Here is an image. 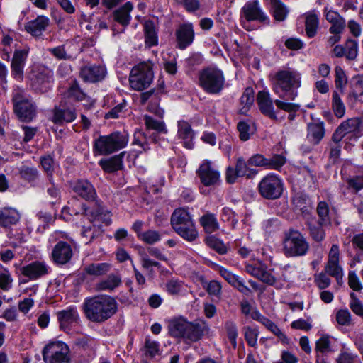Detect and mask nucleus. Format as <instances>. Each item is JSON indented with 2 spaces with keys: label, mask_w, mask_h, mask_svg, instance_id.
Listing matches in <instances>:
<instances>
[{
  "label": "nucleus",
  "mask_w": 363,
  "mask_h": 363,
  "mask_svg": "<svg viewBox=\"0 0 363 363\" xmlns=\"http://www.w3.org/2000/svg\"><path fill=\"white\" fill-rule=\"evenodd\" d=\"M71 243L63 240H60L53 247L51 253V259L57 265H65L69 262L73 256V247L74 245L73 240H70Z\"/></svg>",
  "instance_id": "nucleus-12"
},
{
  "label": "nucleus",
  "mask_w": 363,
  "mask_h": 363,
  "mask_svg": "<svg viewBox=\"0 0 363 363\" xmlns=\"http://www.w3.org/2000/svg\"><path fill=\"white\" fill-rule=\"evenodd\" d=\"M56 315L60 330L66 333H69L72 326L78 324L80 320L79 312L74 306L61 310Z\"/></svg>",
  "instance_id": "nucleus-14"
},
{
  "label": "nucleus",
  "mask_w": 363,
  "mask_h": 363,
  "mask_svg": "<svg viewBox=\"0 0 363 363\" xmlns=\"http://www.w3.org/2000/svg\"><path fill=\"white\" fill-rule=\"evenodd\" d=\"M286 162V159L282 155H274L272 157L267 158V169L280 170Z\"/></svg>",
  "instance_id": "nucleus-52"
},
{
  "label": "nucleus",
  "mask_w": 363,
  "mask_h": 363,
  "mask_svg": "<svg viewBox=\"0 0 363 363\" xmlns=\"http://www.w3.org/2000/svg\"><path fill=\"white\" fill-rule=\"evenodd\" d=\"M316 354H323L330 351V341L328 336H323L315 342Z\"/></svg>",
  "instance_id": "nucleus-59"
},
{
  "label": "nucleus",
  "mask_w": 363,
  "mask_h": 363,
  "mask_svg": "<svg viewBox=\"0 0 363 363\" xmlns=\"http://www.w3.org/2000/svg\"><path fill=\"white\" fill-rule=\"evenodd\" d=\"M145 354L153 357L159 353L160 343L150 338H146L145 342Z\"/></svg>",
  "instance_id": "nucleus-62"
},
{
  "label": "nucleus",
  "mask_w": 363,
  "mask_h": 363,
  "mask_svg": "<svg viewBox=\"0 0 363 363\" xmlns=\"http://www.w3.org/2000/svg\"><path fill=\"white\" fill-rule=\"evenodd\" d=\"M350 308L354 313L363 318V303L357 298V295L352 292L350 295Z\"/></svg>",
  "instance_id": "nucleus-55"
},
{
  "label": "nucleus",
  "mask_w": 363,
  "mask_h": 363,
  "mask_svg": "<svg viewBox=\"0 0 363 363\" xmlns=\"http://www.w3.org/2000/svg\"><path fill=\"white\" fill-rule=\"evenodd\" d=\"M11 101L13 113L20 121L30 123L35 118L37 106L22 89L18 87L13 90Z\"/></svg>",
  "instance_id": "nucleus-3"
},
{
  "label": "nucleus",
  "mask_w": 363,
  "mask_h": 363,
  "mask_svg": "<svg viewBox=\"0 0 363 363\" xmlns=\"http://www.w3.org/2000/svg\"><path fill=\"white\" fill-rule=\"evenodd\" d=\"M336 320L339 325H350L352 322V315L347 309L339 310L336 313Z\"/></svg>",
  "instance_id": "nucleus-64"
},
{
  "label": "nucleus",
  "mask_w": 363,
  "mask_h": 363,
  "mask_svg": "<svg viewBox=\"0 0 363 363\" xmlns=\"http://www.w3.org/2000/svg\"><path fill=\"white\" fill-rule=\"evenodd\" d=\"M247 161L246 162L243 157H239L237 159L235 167L237 169V173L238 176L247 177L250 178L257 174V170L251 169L249 167Z\"/></svg>",
  "instance_id": "nucleus-43"
},
{
  "label": "nucleus",
  "mask_w": 363,
  "mask_h": 363,
  "mask_svg": "<svg viewBox=\"0 0 363 363\" xmlns=\"http://www.w3.org/2000/svg\"><path fill=\"white\" fill-rule=\"evenodd\" d=\"M254 102V91L252 88L247 87L240 97V104L243 105L240 111L246 113Z\"/></svg>",
  "instance_id": "nucleus-50"
},
{
  "label": "nucleus",
  "mask_w": 363,
  "mask_h": 363,
  "mask_svg": "<svg viewBox=\"0 0 363 363\" xmlns=\"http://www.w3.org/2000/svg\"><path fill=\"white\" fill-rule=\"evenodd\" d=\"M171 225L179 235L189 242H193L198 238L192 216L185 208H179L174 211Z\"/></svg>",
  "instance_id": "nucleus-4"
},
{
  "label": "nucleus",
  "mask_w": 363,
  "mask_h": 363,
  "mask_svg": "<svg viewBox=\"0 0 363 363\" xmlns=\"http://www.w3.org/2000/svg\"><path fill=\"white\" fill-rule=\"evenodd\" d=\"M13 279L11 274L7 269L0 272V289L8 291L11 288Z\"/></svg>",
  "instance_id": "nucleus-63"
},
{
  "label": "nucleus",
  "mask_w": 363,
  "mask_h": 363,
  "mask_svg": "<svg viewBox=\"0 0 363 363\" xmlns=\"http://www.w3.org/2000/svg\"><path fill=\"white\" fill-rule=\"evenodd\" d=\"M41 353L44 363L72 362L70 348L62 341H50L43 347Z\"/></svg>",
  "instance_id": "nucleus-6"
},
{
  "label": "nucleus",
  "mask_w": 363,
  "mask_h": 363,
  "mask_svg": "<svg viewBox=\"0 0 363 363\" xmlns=\"http://www.w3.org/2000/svg\"><path fill=\"white\" fill-rule=\"evenodd\" d=\"M324 136V128L322 123H312L308 125L307 138L314 145L318 144Z\"/></svg>",
  "instance_id": "nucleus-35"
},
{
  "label": "nucleus",
  "mask_w": 363,
  "mask_h": 363,
  "mask_svg": "<svg viewBox=\"0 0 363 363\" xmlns=\"http://www.w3.org/2000/svg\"><path fill=\"white\" fill-rule=\"evenodd\" d=\"M133 9V6L130 2H126L123 6L116 9L113 12V18L116 21L126 26L130 23L131 17L130 13Z\"/></svg>",
  "instance_id": "nucleus-31"
},
{
  "label": "nucleus",
  "mask_w": 363,
  "mask_h": 363,
  "mask_svg": "<svg viewBox=\"0 0 363 363\" xmlns=\"http://www.w3.org/2000/svg\"><path fill=\"white\" fill-rule=\"evenodd\" d=\"M116 299L108 295H96L86 298L83 303L86 318L93 323H101L111 318L117 311Z\"/></svg>",
  "instance_id": "nucleus-1"
},
{
  "label": "nucleus",
  "mask_w": 363,
  "mask_h": 363,
  "mask_svg": "<svg viewBox=\"0 0 363 363\" xmlns=\"http://www.w3.org/2000/svg\"><path fill=\"white\" fill-rule=\"evenodd\" d=\"M48 51L55 58L60 60H67L72 59V55L65 50V45L49 48Z\"/></svg>",
  "instance_id": "nucleus-61"
},
{
  "label": "nucleus",
  "mask_w": 363,
  "mask_h": 363,
  "mask_svg": "<svg viewBox=\"0 0 363 363\" xmlns=\"http://www.w3.org/2000/svg\"><path fill=\"white\" fill-rule=\"evenodd\" d=\"M74 344L78 350L86 354L90 358H93L95 355L97 347V341L92 337L84 335L77 337Z\"/></svg>",
  "instance_id": "nucleus-21"
},
{
  "label": "nucleus",
  "mask_w": 363,
  "mask_h": 363,
  "mask_svg": "<svg viewBox=\"0 0 363 363\" xmlns=\"http://www.w3.org/2000/svg\"><path fill=\"white\" fill-rule=\"evenodd\" d=\"M110 269V264L108 263H94L86 266L84 272L89 275L99 277L106 274Z\"/></svg>",
  "instance_id": "nucleus-41"
},
{
  "label": "nucleus",
  "mask_w": 363,
  "mask_h": 363,
  "mask_svg": "<svg viewBox=\"0 0 363 363\" xmlns=\"http://www.w3.org/2000/svg\"><path fill=\"white\" fill-rule=\"evenodd\" d=\"M50 21L48 17L40 15L35 19L31 20L24 25L25 30L33 37L37 38L43 35V32L46 30L50 26Z\"/></svg>",
  "instance_id": "nucleus-18"
},
{
  "label": "nucleus",
  "mask_w": 363,
  "mask_h": 363,
  "mask_svg": "<svg viewBox=\"0 0 363 363\" xmlns=\"http://www.w3.org/2000/svg\"><path fill=\"white\" fill-rule=\"evenodd\" d=\"M209 328L205 322H188L184 339L191 342H196L208 332Z\"/></svg>",
  "instance_id": "nucleus-22"
},
{
  "label": "nucleus",
  "mask_w": 363,
  "mask_h": 363,
  "mask_svg": "<svg viewBox=\"0 0 363 363\" xmlns=\"http://www.w3.org/2000/svg\"><path fill=\"white\" fill-rule=\"evenodd\" d=\"M21 219L19 212L13 208L0 209V225L4 228L16 225Z\"/></svg>",
  "instance_id": "nucleus-27"
},
{
  "label": "nucleus",
  "mask_w": 363,
  "mask_h": 363,
  "mask_svg": "<svg viewBox=\"0 0 363 363\" xmlns=\"http://www.w3.org/2000/svg\"><path fill=\"white\" fill-rule=\"evenodd\" d=\"M48 182L44 184L43 189L50 199V202L53 204L60 199V189L58 185L54 183L52 175H50V179H48Z\"/></svg>",
  "instance_id": "nucleus-39"
},
{
  "label": "nucleus",
  "mask_w": 363,
  "mask_h": 363,
  "mask_svg": "<svg viewBox=\"0 0 363 363\" xmlns=\"http://www.w3.org/2000/svg\"><path fill=\"white\" fill-rule=\"evenodd\" d=\"M358 358L356 353L341 350L336 359V363H356Z\"/></svg>",
  "instance_id": "nucleus-58"
},
{
  "label": "nucleus",
  "mask_w": 363,
  "mask_h": 363,
  "mask_svg": "<svg viewBox=\"0 0 363 363\" xmlns=\"http://www.w3.org/2000/svg\"><path fill=\"white\" fill-rule=\"evenodd\" d=\"M269 5V10L274 20L284 21L286 19L289 9L281 0H266Z\"/></svg>",
  "instance_id": "nucleus-26"
},
{
  "label": "nucleus",
  "mask_w": 363,
  "mask_h": 363,
  "mask_svg": "<svg viewBox=\"0 0 363 363\" xmlns=\"http://www.w3.org/2000/svg\"><path fill=\"white\" fill-rule=\"evenodd\" d=\"M53 116L52 121L56 124H62L64 123H71L77 118V113L74 108H60L55 107L53 109Z\"/></svg>",
  "instance_id": "nucleus-24"
},
{
  "label": "nucleus",
  "mask_w": 363,
  "mask_h": 363,
  "mask_svg": "<svg viewBox=\"0 0 363 363\" xmlns=\"http://www.w3.org/2000/svg\"><path fill=\"white\" fill-rule=\"evenodd\" d=\"M65 94L68 98L79 101H83L86 98V94L79 88L78 82L76 80L72 82Z\"/></svg>",
  "instance_id": "nucleus-45"
},
{
  "label": "nucleus",
  "mask_w": 363,
  "mask_h": 363,
  "mask_svg": "<svg viewBox=\"0 0 363 363\" xmlns=\"http://www.w3.org/2000/svg\"><path fill=\"white\" fill-rule=\"evenodd\" d=\"M109 142L112 146L113 152L118 151L126 147L129 140V135L127 133L113 132L108 135Z\"/></svg>",
  "instance_id": "nucleus-30"
},
{
  "label": "nucleus",
  "mask_w": 363,
  "mask_h": 363,
  "mask_svg": "<svg viewBox=\"0 0 363 363\" xmlns=\"http://www.w3.org/2000/svg\"><path fill=\"white\" fill-rule=\"evenodd\" d=\"M328 225H321L318 223V221L316 224H309L308 229L310 235L315 242L323 241L325 238V232L323 227Z\"/></svg>",
  "instance_id": "nucleus-47"
},
{
  "label": "nucleus",
  "mask_w": 363,
  "mask_h": 363,
  "mask_svg": "<svg viewBox=\"0 0 363 363\" xmlns=\"http://www.w3.org/2000/svg\"><path fill=\"white\" fill-rule=\"evenodd\" d=\"M144 123L147 129L154 130L158 133H167V130L163 121L155 120L152 117L145 115L144 116Z\"/></svg>",
  "instance_id": "nucleus-46"
},
{
  "label": "nucleus",
  "mask_w": 363,
  "mask_h": 363,
  "mask_svg": "<svg viewBox=\"0 0 363 363\" xmlns=\"http://www.w3.org/2000/svg\"><path fill=\"white\" fill-rule=\"evenodd\" d=\"M225 328L227 331L228 337L233 347L235 348L237 346L236 340L238 337V330L235 323L231 320H228L225 323Z\"/></svg>",
  "instance_id": "nucleus-56"
},
{
  "label": "nucleus",
  "mask_w": 363,
  "mask_h": 363,
  "mask_svg": "<svg viewBox=\"0 0 363 363\" xmlns=\"http://www.w3.org/2000/svg\"><path fill=\"white\" fill-rule=\"evenodd\" d=\"M240 21L245 30H250V23L251 21L268 23L269 18L262 11L259 0H250L241 8Z\"/></svg>",
  "instance_id": "nucleus-8"
},
{
  "label": "nucleus",
  "mask_w": 363,
  "mask_h": 363,
  "mask_svg": "<svg viewBox=\"0 0 363 363\" xmlns=\"http://www.w3.org/2000/svg\"><path fill=\"white\" fill-rule=\"evenodd\" d=\"M177 136L183 140L184 146L187 149H192L194 144L192 140L194 133L191 125L185 121H179L177 123Z\"/></svg>",
  "instance_id": "nucleus-25"
},
{
  "label": "nucleus",
  "mask_w": 363,
  "mask_h": 363,
  "mask_svg": "<svg viewBox=\"0 0 363 363\" xmlns=\"http://www.w3.org/2000/svg\"><path fill=\"white\" fill-rule=\"evenodd\" d=\"M262 325H264L269 331L277 336L281 341L284 342L287 340L286 335L280 330V328L269 318L266 317L263 319Z\"/></svg>",
  "instance_id": "nucleus-57"
},
{
  "label": "nucleus",
  "mask_w": 363,
  "mask_h": 363,
  "mask_svg": "<svg viewBox=\"0 0 363 363\" xmlns=\"http://www.w3.org/2000/svg\"><path fill=\"white\" fill-rule=\"evenodd\" d=\"M316 212L318 216V223L321 225L331 224L332 211L327 202L323 201L318 202Z\"/></svg>",
  "instance_id": "nucleus-36"
},
{
  "label": "nucleus",
  "mask_w": 363,
  "mask_h": 363,
  "mask_svg": "<svg viewBox=\"0 0 363 363\" xmlns=\"http://www.w3.org/2000/svg\"><path fill=\"white\" fill-rule=\"evenodd\" d=\"M332 108L337 118H342L345 113V106L338 93L334 91L332 98Z\"/></svg>",
  "instance_id": "nucleus-48"
},
{
  "label": "nucleus",
  "mask_w": 363,
  "mask_h": 363,
  "mask_svg": "<svg viewBox=\"0 0 363 363\" xmlns=\"http://www.w3.org/2000/svg\"><path fill=\"white\" fill-rule=\"evenodd\" d=\"M127 106V103L123 100L122 102L119 103L112 109H111L108 113H106L105 118H118L122 114L125 112V108Z\"/></svg>",
  "instance_id": "nucleus-60"
},
{
  "label": "nucleus",
  "mask_w": 363,
  "mask_h": 363,
  "mask_svg": "<svg viewBox=\"0 0 363 363\" xmlns=\"http://www.w3.org/2000/svg\"><path fill=\"white\" fill-rule=\"evenodd\" d=\"M199 223L206 233L211 234L220 228L219 223L215 214L207 212L199 218Z\"/></svg>",
  "instance_id": "nucleus-29"
},
{
  "label": "nucleus",
  "mask_w": 363,
  "mask_h": 363,
  "mask_svg": "<svg viewBox=\"0 0 363 363\" xmlns=\"http://www.w3.org/2000/svg\"><path fill=\"white\" fill-rule=\"evenodd\" d=\"M125 152L109 159H101L99 164L104 171L108 173L114 172L123 167V156Z\"/></svg>",
  "instance_id": "nucleus-28"
},
{
  "label": "nucleus",
  "mask_w": 363,
  "mask_h": 363,
  "mask_svg": "<svg viewBox=\"0 0 363 363\" xmlns=\"http://www.w3.org/2000/svg\"><path fill=\"white\" fill-rule=\"evenodd\" d=\"M72 188L75 194L85 200H94L96 196L95 188L88 180H78Z\"/></svg>",
  "instance_id": "nucleus-23"
},
{
  "label": "nucleus",
  "mask_w": 363,
  "mask_h": 363,
  "mask_svg": "<svg viewBox=\"0 0 363 363\" xmlns=\"http://www.w3.org/2000/svg\"><path fill=\"white\" fill-rule=\"evenodd\" d=\"M29 49L15 50L11 63V76L18 82L24 78V67L28 56Z\"/></svg>",
  "instance_id": "nucleus-15"
},
{
  "label": "nucleus",
  "mask_w": 363,
  "mask_h": 363,
  "mask_svg": "<svg viewBox=\"0 0 363 363\" xmlns=\"http://www.w3.org/2000/svg\"><path fill=\"white\" fill-rule=\"evenodd\" d=\"M352 94L355 99H359L363 96V74L354 77L351 82Z\"/></svg>",
  "instance_id": "nucleus-49"
},
{
  "label": "nucleus",
  "mask_w": 363,
  "mask_h": 363,
  "mask_svg": "<svg viewBox=\"0 0 363 363\" xmlns=\"http://www.w3.org/2000/svg\"><path fill=\"white\" fill-rule=\"evenodd\" d=\"M153 79L151 67L146 63L135 66L130 74L129 82L132 89L141 91L147 88Z\"/></svg>",
  "instance_id": "nucleus-9"
},
{
  "label": "nucleus",
  "mask_w": 363,
  "mask_h": 363,
  "mask_svg": "<svg viewBox=\"0 0 363 363\" xmlns=\"http://www.w3.org/2000/svg\"><path fill=\"white\" fill-rule=\"evenodd\" d=\"M199 86L208 94H218L223 89L225 77L223 72L217 69L208 67L203 69L199 76Z\"/></svg>",
  "instance_id": "nucleus-7"
},
{
  "label": "nucleus",
  "mask_w": 363,
  "mask_h": 363,
  "mask_svg": "<svg viewBox=\"0 0 363 363\" xmlns=\"http://www.w3.org/2000/svg\"><path fill=\"white\" fill-rule=\"evenodd\" d=\"M319 20L316 13L314 12L306 13L305 27L308 38H313L316 35Z\"/></svg>",
  "instance_id": "nucleus-38"
},
{
  "label": "nucleus",
  "mask_w": 363,
  "mask_h": 363,
  "mask_svg": "<svg viewBox=\"0 0 363 363\" xmlns=\"http://www.w3.org/2000/svg\"><path fill=\"white\" fill-rule=\"evenodd\" d=\"M177 48L184 50L192 44L194 40V30L192 23H183L179 26L175 32Z\"/></svg>",
  "instance_id": "nucleus-17"
},
{
  "label": "nucleus",
  "mask_w": 363,
  "mask_h": 363,
  "mask_svg": "<svg viewBox=\"0 0 363 363\" xmlns=\"http://www.w3.org/2000/svg\"><path fill=\"white\" fill-rule=\"evenodd\" d=\"M196 174L205 186H213L220 183V174L210 160H203Z\"/></svg>",
  "instance_id": "nucleus-11"
},
{
  "label": "nucleus",
  "mask_w": 363,
  "mask_h": 363,
  "mask_svg": "<svg viewBox=\"0 0 363 363\" xmlns=\"http://www.w3.org/2000/svg\"><path fill=\"white\" fill-rule=\"evenodd\" d=\"M188 321L184 318L172 320L169 323V333L174 337L184 338Z\"/></svg>",
  "instance_id": "nucleus-32"
},
{
  "label": "nucleus",
  "mask_w": 363,
  "mask_h": 363,
  "mask_svg": "<svg viewBox=\"0 0 363 363\" xmlns=\"http://www.w3.org/2000/svg\"><path fill=\"white\" fill-rule=\"evenodd\" d=\"M107 75V70L103 65H89L80 69V77L87 82H101Z\"/></svg>",
  "instance_id": "nucleus-16"
},
{
  "label": "nucleus",
  "mask_w": 363,
  "mask_h": 363,
  "mask_svg": "<svg viewBox=\"0 0 363 363\" xmlns=\"http://www.w3.org/2000/svg\"><path fill=\"white\" fill-rule=\"evenodd\" d=\"M205 241L208 247L213 249L220 255H224L228 251L227 247L225 245V244L220 240L213 235L206 237Z\"/></svg>",
  "instance_id": "nucleus-51"
},
{
  "label": "nucleus",
  "mask_w": 363,
  "mask_h": 363,
  "mask_svg": "<svg viewBox=\"0 0 363 363\" xmlns=\"http://www.w3.org/2000/svg\"><path fill=\"white\" fill-rule=\"evenodd\" d=\"M82 214L84 217H86L90 223H95L98 220H101L106 225H109L111 223V216L109 215L108 211H103L102 209L97 208L95 211H91L87 212V208L85 205L82 204V208L79 211H75L72 209L71 213Z\"/></svg>",
  "instance_id": "nucleus-20"
},
{
  "label": "nucleus",
  "mask_w": 363,
  "mask_h": 363,
  "mask_svg": "<svg viewBox=\"0 0 363 363\" xmlns=\"http://www.w3.org/2000/svg\"><path fill=\"white\" fill-rule=\"evenodd\" d=\"M121 283V279L118 276L110 274L106 279L101 280L96 284V289L111 291L118 287Z\"/></svg>",
  "instance_id": "nucleus-37"
},
{
  "label": "nucleus",
  "mask_w": 363,
  "mask_h": 363,
  "mask_svg": "<svg viewBox=\"0 0 363 363\" xmlns=\"http://www.w3.org/2000/svg\"><path fill=\"white\" fill-rule=\"evenodd\" d=\"M325 273L335 277L340 283L342 280L343 277V269L339 264V261H328L325 267Z\"/></svg>",
  "instance_id": "nucleus-42"
},
{
  "label": "nucleus",
  "mask_w": 363,
  "mask_h": 363,
  "mask_svg": "<svg viewBox=\"0 0 363 363\" xmlns=\"http://www.w3.org/2000/svg\"><path fill=\"white\" fill-rule=\"evenodd\" d=\"M257 102L262 113L268 116L271 119H277L273 106V100L272 99L269 91H259L257 95Z\"/></svg>",
  "instance_id": "nucleus-19"
},
{
  "label": "nucleus",
  "mask_w": 363,
  "mask_h": 363,
  "mask_svg": "<svg viewBox=\"0 0 363 363\" xmlns=\"http://www.w3.org/2000/svg\"><path fill=\"white\" fill-rule=\"evenodd\" d=\"M50 267L45 261L35 260L20 269L21 274L28 280H38L50 272Z\"/></svg>",
  "instance_id": "nucleus-13"
},
{
  "label": "nucleus",
  "mask_w": 363,
  "mask_h": 363,
  "mask_svg": "<svg viewBox=\"0 0 363 363\" xmlns=\"http://www.w3.org/2000/svg\"><path fill=\"white\" fill-rule=\"evenodd\" d=\"M345 52V57L350 61L356 60L358 52L359 45L357 41L352 39H347L343 45Z\"/></svg>",
  "instance_id": "nucleus-44"
},
{
  "label": "nucleus",
  "mask_w": 363,
  "mask_h": 363,
  "mask_svg": "<svg viewBox=\"0 0 363 363\" xmlns=\"http://www.w3.org/2000/svg\"><path fill=\"white\" fill-rule=\"evenodd\" d=\"M110 143L108 135L99 136L94 143V153L100 155H108L113 153L112 146Z\"/></svg>",
  "instance_id": "nucleus-33"
},
{
  "label": "nucleus",
  "mask_w": 363,
  "mask_h": 363,
  "mask_svg": "<svg viewBox=\"0 0 363 363\" xmlns=\"http://www.w3.org/2000/svg\"><path fill=\"white\" fill-rule=\"evenodd\" d=\"M301 74L291 67H283L272 77V90L282 99L294 100L301 86Z\"/></svg>",
  "instance_id": "nucleus-2"
},
{
  "label": "nucleus",
  "mask_w": 363,
  "mask_h": 363,
  "mask_svg": "<svg viewBox=\"0 0 363 363\" xmlns=\"http://www.w3.org/2000/svg\"><path fill=\"white\" fill-rule=\"evenodd\" d=\"M51 78V72L43 66H36L33 69L31 79L38 85L49 82Z\"/></svg>",
  "instance_id": "nucleus-34"
},
{
  "label": "nucleus",
  "mask_w": 363,
  "mask_h": 363,
  "mask_svg": "<svg viewBox=\"0 0 363 363\" xmlns=\"http://www.w3.org/2000/svg\"><path fill=\"white\" fill-rule=\"evenodd\" d=\"M260 195L267 199H279L284 189L283 181L275 174L269 173L260 181L259 186Z\"/></svg>",
  "instance_id": "nucleus-10"
},
{
  "label": "nucleus",
  "mask_w": 363,
  "mask_h": 363,
  "mask_svg": "<svg viewBox=\"0 0 363 363\" xmlns=\"http://www.w3.org/2000/svg\"><path fill=\"white\" fill-rule=\"evenodd\" d=\"M144 32L145 45L148 47L157 45L158 43L157 35L152 21H145L144 24Z\"/></svg>",
  "instance_id": "nucleus-40"
},
{
  "label": "nucleus",
  "mask_w": 363,
  "mask_h": 363,
  "mask_svg": "<svg viewBox=\"0 0 363 363\" xmlns=\"http://www.w3.org/2000/svg\"><path fill=\"white\" fill-rule=\"evenodd\" d=\"M174 2L183 7L186 11L189 13H194L199 11L201 7V4L199 0H174Z\"/></svg>",
  "instance_id": "nucleus-53"
},
{
  "label": "nucleus",
  "mask_w": 363,
  "mask_h": 363,
  "mask_svg": "<svg viewBox=\"0 0 363 363\" xmlns=\"http://www.w3.org/2000/svg\"><path fill=\"white\" fill-rule=\"evenodd\" d=\"M310 245L304 235L298 230L290 229L283 240V252L288 257H302L307 254Z\"/></svg>",
  "instance_id": "nucleus-5"
},
{
  "label": "nucleus",
  "mask_w": 363,
  "mask_h": 363,
  "mask_svg": "<svg viewBox=\"0 0 363 363\" xmlns=\"http://www.w3.org/2000/svg\"><path fill=\"white\" fill-rule=\"evenodd\" d=\"M160 233L154 230H148L139 235V240L149 245H152L160 241Z\"/></svg>",
  "instance_id": "nucleus-54"
}]
</instances>
